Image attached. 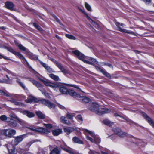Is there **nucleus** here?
Here are the masks:
<instances>
[{
	"instance_id": "obj_1",
	"label": "nucleus",
	"mask_w": 154,
	"mask_h": 154,
	"mask_svg": "<svg viewBox=\"0 0 154 154\" xmlns=\"http://www.w3.org/2000/svg\"><path fill=\"white\" fill-rule=\"evenodd\" d=\"M96 106V109L90 107V109L93 111V112L99 115H101L105 113H109L111 110L110 109L104 107L102 106H100L98 104H93L91 106Z\"/></svg>"
},
{
	"instance_id": "obj_2",
	"label": "nucleus",
	"mask_w": 154,
	"mask_h": 154,
	"mask_svg": "<svg viewBox=\"0 0 154 154\" xmlns=\"http://www.w3.org/2000/svg\"><path fill=\"white\" fill-rule=\"evenodd\" d=\"M86 131L92 137V138L90 137L86 136V138L87 140L90 141L92 143H94L96 144H98L100 142L99 138L97 137L95 134L92 132L86 129Z\"/></svg>"
},
{
	"instance_id": "obj_3",
	"label": "nucleus",
	"mask_w": 154,
	"mask_h": 154,
	"mask_svg": "<svg viewBox=\"0 0 154 154\" xmlns=\"http://www.w3.org/2000/svg\"><path fill=\"white\" fill-rule=\"evenodd\" d=\"M30 131L34 132H38L42 134H48L50 132V130L48 129L42 127H38L36 128L29 127V134L31 133L30 132Z\"/></svg>"
},
{
	"instance_id": "obj_4",
	"label": "nucleus",
	"mask_w": 154,
	"mask_h": 154,
	"mask_svg": "<svg viewBox=\"0 0 154 154\" xmlns=\"http://www.w3.org/2000/svg\"><path fill=\"white\" fill-rule=\"evenodd\" d=\"M39 101L40 103L45 105L50 109L54 108L55 106L54 104L51 102L47 100L40 99Z\"/></svg>"
},
{
	"instance_id": "obj_5",
	"label": "nucleus",
	"mask_w": 154,
	"mask_h": 154,
	"mask_svg": "<svg viewBox=\"0 0 154 154\" xmlns=\"http://www.w3.org/2000/svg\"><path fill=\"white\" fill-rule=\"evenodd\" d=\"M112 131L120 137H124L127 135V133L123 132L120 128H113Z\"/></svg>"
},
{
	"instance_id": "obj_6",
	"label": "nucleus",
	"mask_w": 154,
	"mask_h": 154,
	"mask_svg": "<svg viewBox=\"0 0 154 154\" xmlns=\"http://www.w3.org/2000/svg\"><path fill=\"white\" fill-rule=\"evenodd\" d=\"M4 131V134L6 136L9 137H12L16 133L15 130L11 129H5Z\"/></svg>"
},
{
	"instance_id": "obj_7",
	"label": "nucleus",
	"mask_w": 154,
	"mask_h": 154,
	"mask_svg": "<svg viewBox=\"0 0 154 154\" xmlns=\"http://www.w3.org/2000/svg\"><path fill=\"white\" fill-rule=\"evenodd\" d=\"M7 147L9 153L11 154H16L17 151L15 148V146L9 143L7 145Z\"/></svg>"
},
{
	"instance_id": "obj_8",
	"label": "nucleus",
	"mask_w": 154,
	"mask_h": 154,
	"mask_svg": "<svg viewBox=\"0 0 154 154\" xmlns=\"http://www.w3.org/2000/svg\"><path fill=\"white\" fill-rule=\"evenodd\" d=\"M77 57L81 60L83 61L85 57V56L78 50H75L72 52Z\"/></svg>"
},
{
	"instance_id": "obj_9",
	"label": "nucleus",
	"mask_w": 154,
	"mask_h": 154,
	"mask_svg": "<svg viewBox=\"0 0 154 154\" xmlns=\"http://www.w3.org/2000/svg\"><path fill=\"white\" fill-rule=\"evenodd\" d=\"M25 137V134H23L16 137L14 140V145H16L18 144L19 143L22 141L23 139Z\"/></svg>"
},
{
	"instance_id": "obj_10",
	"label": "nucleus",
	"mask_w": 154,
	"mask_h": 154,
	"mask_svg": "<svg viewBox=\"0 0 154 154\" xmlns=\"http://www.w3.org/2000/svg\"><path fill=\"white\" fill-rule=\"evenodd\" d=\"M41 64L44 67L47 71L49 72H55L49 66L46 64L40 61Z\"/></svg>"
},
{
	"instance_id": "obj_11",
	"label": "nucleus",
	"mask_w": 154,
	"mask_h": 154,
	"mask_svg": "<svg viewBox=\"0 0 154 154\" xmlns=\"http://www.w3.org/2000/svg\"><path fill=\"white\" fill-rule=\"evenodd\" d=\"M143 116L148 121L149 123L154 128V122L147 115L143 112L142 113Z\"/></svg>"
},
{
	"instance_id": "obj_12",
	"label": "nucleus",
	"mask_w": 154,
	"mask_h": 154,
	"mask_svg": "<svg viewBox=\"0 0 154 154\" xmlns=\"http://www.w3.org/2000/svg\"><path fill=\"white\" fill-rule=\"evenodd\" d=\"M95 68L97 71H100V72H102L104 75H105L106 77L109 78H110L111 77L110 74L107 72L105 70L102 69L100 68L98 66H96Z\"/></svg>"
},
{
	"instance_id": "obj_13",
	"label": "nucleus",
	"mask_w": 154,
	"mask_h": 154,
	"mask_svg": "<svg viewBox=\"0 0 154 154\" xmlns=\"http://www.w3.org/2000/svg\"><path fill=\"white\" fill-rule=\"evenodd\" d=\"M79 9L86 16L88 19L90 21L92 24L93 25H96L97 26V24L89 17L88 14L80 8H79Z\"/></svg>"
},
{
	"instance_id": "obj_14",
	"label": "nucleus",
	"mask_w": 154,
	"mask_h": 154,
	"mask_svg": "<svg viewBox=\"0 0 154 154\" xmlns=\"http://www.w3.org/2000/svg\"><path fill=\"white\" fill-rule=\"evenodd\" d=\"M61 148L63 150L70 154H75L76 153L75 151L73 149L70 147H68V149L64 147L63 145H61Z\"/></svg>"
},
{
	"instance_id": "obj_15",
	"label": "nucleus",
	"mask_w": 154,
	"mask_h": 154,
	"mask_svg": "<svg viewBox=\"0 0 154 154\" xmlns=\"http://www.w3.org/2000/svg\"><path fill=\"white\" fill-rule=\"evenodd\" d=\"M6 8L11 10H13L14 6L13 4L11 2H7L5 3Z\"/></svg>"
},
{
	"instance_id": "obj_16",
	"label": "nucleus",
	"mask_w": 154,
	"mask_h": 154,
	"mask_svg": "<svg viewBox=\"0 0 154 154\" xmlns=\"http://www.w3.org/2000/svg\"><path fill=\"white\" fill-rule=\"evenodd\" d=\"M68 94L71 96L75 97H80V95L77 94L73 90L70 89L68 91Z\"/></svg>"
},
{
	"instance_id": "obj_17",
	"label": "nucleus",
	"mask_w": 154,
	"mask_h": 154,
	"mask_svg": "<svg viewBox=\"0 0 154 154\" xmlns=\"http://www.w3.org/2000/svg\"><path fill=\"white\" fill-rule=\"evenodd\" d=\"M11 117L17 119L19 123L23 126H25V123L23 121H21L14 114L11 113L10 114Z\"/></svg>"
},
{
	"instance_id": "obj_18",
	"label": "nucleus",
	"mask_w": 154,
	"mask_h": 154,
	"mask_svg": "<svg viewBox=\"0 0 154 154\" xmlns=\"http://www.w3.org/2000/svg\"><path fill=\"white\" fill-rule=\"evenodd\" d=\"M56 64L61 71L64 74H66L68 73L67 71L60 64L57 62L56 63Z\"/></svg>"
},
{
	"instance_id": "obj_19",
	"label": "nucleus",
	"mask_w": 154,
	"mask_h": 154,
	"mask_svg": "<svg viewBox=\"0 0 154 154\" xmlns=\"http://www.w3.org/2000/svg\"><path fill=\"white\" fill-rule=\"evenodd\" d=\"M60 121L62 123L69 125L70 124L71 122L66 119V118L65 116H62L60 119Z\"/></svg>"
},
{
	"instance_id": "obj_20",
	"label": "nucleus",
	"mask_w": 154,
	"mask_h": 154,
	"mask_svg": "<svg viewBox=\"0 0 154 154\" xmlns=\"http://www.w3.org/2000/svg\"><path fill=\"white\" fill-rule=\"evenodd\" d=\"M53 134L54 136H57L61 134L62 131V129H58L55 130H53L52 131Z\"/></svg>"
},
{
	"instance_id": "obj_21",
	"label": "nucleus",
	"mask_w": 154,
	"mask_h": 154,
	"mask_svg": "<svg viewBox=\"0 0 154 154\" xmlns=\"http://www.w3.org/2000/svg\"><path fill=\"white\" fill-rule=\"evenodd\" d=\"M8 124L10 126L12 127H16L17 125L16 121L12 119H10V121L8 122Z\"/></svg>"
},
{
	"instance_id": "obj_22",
	"label": "nucleus",
	"mask_w": 154,
	"mask_h": 154,
	"mask_svg": "<svg viewBox=\"0 0 154 154\" xmlns=\"http://www.w3.org/2000/svg\"><path fill=\"white\" fill-rule=\"evenodd\" d=\"M63 129L64 132L67 134H69L74 130L73 128L69 127L65 128Z\"/></svg>"
},
{
	"instance_id": "obj_23",
	"label": "nucleus",
	"mask_w": 154,
	"mask_h": 154,
	"mask_svg": "<svg viewBox=\"0 0 154 154\" xmlns=\"http://www.w3.org/2000/svg\"><path fill=\"white\" fill-rule=\"evenodd\" d=\"M118 30H119V31H121V32H122L125 33H127L133 34L134 35H135V34L134 32H131V31H128V30H127L125 29H122L119 27H118Z\"/></svg>"
},
{
	"instance_id": "obj_24",
	"label": "nucleus",
	"mask_w": 154,
	"mask_h": 154,
	"mask_svg": "<svg viewBox=\"0 0 154 154\" xmlns=\"http://www.w3.org/2000/svg\"><path fill=\"white\" fill-rule=\"evenodd\" d=\"M60 92L64 94H67L68 90L66 87L63 86L60 87L59 89Z\"/></svg>"
},
{
	"instance_id": "obj_25",
	"label": "nucleus",
	"mask_w": 154,
	"mask_h": 154,
	"mask_svg": "<svg viewBox=\"0 0 154 154\" xmlns=\"http://www.w3.org/2000/svg\"><path fill=\"white\" fill-rule=\"evenodd\" d=\"M103 122L104 124L109 126H111L114 124V123L108 119H105L103 121Z\"/></svg>"
},
{
	"instance_id": "obj_26",
	"label": "nucleus",
	"mask_w": 154,
	"mask_h": 154,
	"mask_svg": "<svg viewBox=\"0 0 154 154\" xmlns=\"http://www.w3.org/2000/svg\"><path fill=\"white\" fill-rule=\"evenodd\" d=\"M39 100L35 98L32 95H29V103L32 102H40Z\"/></svg>"
},
{
	"instance_id": "obj_27",
	"label": "nucleus",
	"mask_w": 154,
	"mask_h": 154,
	"mask_svg": "<svg viewBox=\"0 0 154 154\" xmlns=\"http://www.w3.org/2000/svg\"><path fill=\"white\" fill-rule=\"evenodd\" d=\"M49 76L53 80L55 81H57L59 80V77L57 75L53 74H50L49 75Z\"/></svg>"
},
{
	"instance_id": "obj_28",
	"label": "nucleus",
	"mask_w": 154,
	"mask_h": 154,
	"mask_svg": "<svg viewBox=\"0 0 154 154\" xmlns=\"http://www.w3.org/2000/svg\"><path fill=\"white\" fill-rule=\"evenodd\" d=\"M36 113L39 118L42 119H43L45 118V115L41 112L40 111H37L36 112Z\"/></svg>"
},
{
	"instance_id": "obj_29",
	"label": "nucleus",
	"mask_w": 154,
	"mask_h": 154,
	"mask_svg": "<svg viewBox=\"0 0 154 154\" xmlns=\"http://www.w3.org/2000/svg\"><path fill=\"white\" fill-rule=\"evenodd\" d=\"M72 140L74 142L76 143L81 144L83 143L82 141L76 137H74L73 138Z\"/></svg>"
},
{
	"instance_id": "obj_30",
	"label": "nucleus",
	"mask_w": 154,
	"mask_h": 154,
	"mask_svg": "<svg viewBox=\"0 0 154 154\" xmlns=\"http://www.w3.org/2000/svg\"><path fill=\"white\" fill-rule=\"evenodd\" d=\"M79 97L81 98L82 102L88 103L90 101L88 97H80V96Z\"/></svg>"
},
{
	"instance_id": "obj_31",
	"label": "nucleus",
	"mask_w": 154,
	"mask_h": 154,
	"mask_svg": "<svg viewBox=\"0 0 154 154\" xmlns=\"http://www.w3.org/2000/svg\"><path fill=\"white\" fill-rule=\"evenodd\" d=\"M31 81L33 85L38 88H40L42 87V85L38 82L34 80H31Z\"/></svg>"
},
{
	"instance_id": "obj_32",
	"label": "nucleus",
	"mask_w": 154,
	"mask_h": 154,
	"mask_svg": "<svg viewBox=\"0 0 154 154\" xmlns=\"http://www.w3.org/2000/svg\"><path fill=\"white\" fill-rule=\"evenodd\" d=\"M17 46L19 48L20 50L23 51L24 53L26 52V51L27 49L22 45L21 44H18V45Z\"/></svg>"
},
{
	"instance_id": "obj_33",
	"label": "nucleus",
	"mask_w": 154,
	"mask_h": 154,
	"mask_svg": "<svg viewBox=\"0 0 154 154\" xmlns=\"http://www.w3.org/2000/svg\"><path fill=\"white\" fill-rule=\"evenodd\" d=\"M15 55L16 56H18L20 59H23L24 60L25 62L27 63V64L28 65V63L27 62L26 60H25L23 56L19 52H17Z\"/></svg>"
},
{
	"instance_id": "obj_34",
	"label": "nucleus",
	"mask_w": 154,
	"mask_h": 154,
	"mask_svg": "<svg viewBox=\"0 0 154 154\" xmlns=\"http://www.w3.org/2000/svg\"><path fill=\"white\" fill-rule=\"evenodd\" d=\"M75 114L74 113H68L66 114V116L67 118L70 119H72Z\"/></svg>"
},
{
	"instance_id": "obj_35",
	"label": "nucleus",
	"mask_w": 154,
	"mask_h": 154,
	"mask_svg": "<svg viewBox=\"0 0 154 154\" xmlns=\"http://www.w3.org/2000/svg\"><path fill=\"white\" fill-rule=\"evenodd\" d=\"M50 154H60V152L57 149L55 148L52 151Z\"/></svg>"
},
{
	"instance_id": "obj_36",
	"label": "nucleus",
	"mask_w": 154,
	"mask_h": 154,
	"mask_svg": "<svg viewBox=\"0 0 154 154\" xmlns=\"http://www.w3.org/2000/svg\"><path fill=\"white\" fill-rule=\"evenodd\" d=\"M52 16L56 20V21L61 26H64L63 25V24L60 22V20L56 17V16L54 15V14H52Z\"/></svg>"
},
{
	"instance_id": "obj_37",
	"label": "nucleus",
	"mask_w": 154,
	"mask_h": 154,
	"mask_svg": "<svg viewBox=\"0 0 154 154\" xmlns=\"http://www.w3.org/2000/svg\"><path fill=\"white\" fill-rule=\"evenodd\" d=\"M85 6L86 9L89 11H92L90 5L86 2H85Z\"/></svg>"
},
{
	"instance_id": "obj_38",
	"label": "nucleus",
	"mask_w": 154,
	"mask_h": 154,
	"mask_svg": "<svg viewBox=\"0 0 154 154\" xmlns=\"http://www.w3.org/2000/svg\"><path fill=\"white\" fill-rule=\"evenodd\" d=\"M6 76L7 78H8V80H6L5 79H4L2 80V82L3 83H5L7 84H10L11 83V80L9 79L8 76V75H6Z\"/></svg>"
},
{
	"instance_id": "obj_39",
	"label": "nucleus",
	"mask_w": 154,
	"mask_h": 154,
	"mask_svg": "<svg viewBox=\"0 0 154 154\" xmlns=\"http://www.w3.org/2000/svg\"><path fill=\"white\" fill-rule=\"evenodd\" d=\"M114 115L116 117L119 116L121 117L122 118L127 121L132 122L131 120H130L128 118H127V119L125 118L124 117H123L121 116L120 115H119L117 113H114Z\"/></svg>"
},
{
	"instance_id": "obj_40",
	"label": "nucleus",
	"mask_w": 154,
	"mask_h": 154,
	"mask_svg": "<svg viewBox=\"0 0 154 154\" xmlns=\"http://www.w3.org/2000/svg\"><path fill=\"white\" fill-rule=\"evenodd\" d=\"M66 36L67 38L70 39L74 40H75L76 39V38L75 37L72 35L66 34Z\"/></svg>"
},
{
	"instance_id": "obj_41",
	"label": "nucleus",
	"mask_w": 154,
	"mask_h": 154,
	"mask_svg": "<svg viewBox=\"0 0 154 154\" xmlns=\"http://www.w3.org/2000/svg\"><path fill=\"white\" fill-rule=\"evenodd\" d=\"M6 49L10 52L12 53L15 55L16 52L14 49L11 47H7Z\"/></svg>"
},
{
	"instance_id": "obj_42",
	"label": "nucleus",
	"mask_w": 154,
	"mask_h": 154,
	"mask_svg": "<svg viewBox=\"0 0 154 154\" xmlns=\"http://www.w3.org/2000/svg\"><path fill=\"white\" fill-rule=\"evenodd\" d=\"M93 104H98L96 103H94V102L92 103H91L90 104V105L88 107V109L93 112V110L91 109L90 108V107H91V108H93L94 109V108L96 109V106H91Z\"/></svg>"
},
{
	"instance_id": "obj_43",
	"label": "nucleus",
	"mask_w": 154,
	"mask_h": 154,
	"mask_svg": "<svg viewBox=\"0 0 154 154\" xmlns=\"http://www.w3.org/2000/svg\"><path fill=\"white\" fill-rule=\"evenodd\" d=\"M58 87V84L55 82H52L51 85L50 87L52 88H56Z\"/></svg>"
},
{
	"instance_id": "obj_44",
	"label": "nucleus",
	"mask_w": 154,
	"mask_h": 154,
	"mask_svg": "<svg viewBox=\"0 0 154 154\" xmlns=\"http://www.w3.org/2000/svg\"><path fill=\"white\" fill-rule=\"evenodd\" d=\"M33 26L36 28L39 31H42V29L40 26H38L37 24L35 23H33Z\"/></svg>"
},
{
	"instance_id": "obj_45",
	"label": "nucleus",
	"mask_w": 154,
	"mask_h": 154,
	"mask_svg": "<svg viewBox=\"0 0 154 154\" xmlns=\"http://www.w3.org/2000/svg\"><path fill=\"white\" fill-rule=\"evenodd\" d=\"M42 93L46 97L49 98L50 97L49 94L47 92L45 91H42Z\"/></svg>"
},
{
	"instance_id": "obj_46",
	"label": "nucleus",
	"mask_w": 154,
	"mask_h": 154,
	"mask_svg": "<svg viewBox=\"0 0 154 154\" xmlns=\"http://www.w3.org/2000/svg\"><path fill=\"white\" fill-rule=\"evenodd\" d=\"M32 55L33 54L32 53H29V57H30L31 58L34 59H38V57L37 56Z\"/></svg>"
},
{
	"instance_id": "obj_47",
	"label": "nucleus",
	"mask_w": 154,
	"mask_h": 154,
	"mask_svg": "<svg viewBox=\"0 0 154 154\" xmlns=\"http://www.w3.org/2000/svg\"><path fill=\"white\" fill-rule=\"evenodd\" d=\"M12 101L13 103L16 105L20 106L21 105V104L20 103L18 102L16 100H12Z\"/></svg>"
},
{
	"instance_id": "obj_48",
	"label": "nucleus",
	"mask_w": 154,
	"mask_h": 154,
	"mask_svg": "<svg viewBox=\"0 0 154 154\" xmlns=\"http://www.w3.org/2000/svg\"><path fill=\"white\" fill-rule=\"evenodd\" d=\"M0 119L2 121H5L7 119V117L5 115H3L0 117Z\"/></svg>"
},
{
	"instance_id": "obj_49",
	"label": "nucleus",
	"mask_w": 154,
	"mask_h": 154,
	"mask_svg": "<svg viewBox=\"0 0 154 154\" xmlns=\"http://www.w3.org/2000/svg\"><path fill=\"white\" fill-rule=\"evenodd\" d=\"M0 93L2 94V95H4L7 97H10V94H8L5 93V92L1 90H0Z\"/></svg>"
},
{
	"instance_id": "obj_50",
	"label": "nucleus",
	"mask_w": 154,
	"mask_h": 154,
	"mask_svg": "<svg viewBox=\"0 0 154 154\" xmlns=\"http://www.w3.org/2000/svg\"><path fill=\"white\" fill-rule=\"evenodd\" d=\"M21 112L24 115H26L28 117H29V112L28 111L25 110H22Z\"/></svg>"
},
{
	"instance_id": "obj_51",
	"label": "nucleus",
	"mask_w": 154,
	"mask_h": 154,
	"mask_svg": "<svg viewBox=\"0 0 154 154\" xmlns=\"http://www.w3.org/2000/svg\"><path fill=\"white\" fill-rule=\"evenodd\" d=\"M51 83L52 82H51L47 81H46L45 82L44 84L47 86L50 87Z\"/></svg>"
},
{
	"instance_id": "obj_52",
	"label": "nucleus",
	"mask_w": 154,
	"mask_h": 154,
	"mask_svg": "<svg viewBox=\"0 0 154 154\" xmlns=\"http://www.w3.org/2000/svg\"><path fill=\"white\" fill-rule=\"evenodd\" d=\"M44 126H45L46 128L49 129H51L52 128V125L49 124H44Z\"/></svg>"
},
{
	"instance_id": "obj_53",
	"label": "nucleus",
	"mask_w": 154,
	"mask_h": 154,
	"mask_svg": "<svg viewBox=\"0 0 154 154\" xmlns=\"http://www.w3.org/2000/svg\"><path fill=\"white\" fill-rule=\"evenodd\" d=\"M88 59L91 60V62H92L93 63H97V61L94 59L93 58L91 57H88Z\"/></svg>"
},
{
	"instance_id": "obj_54",
	"label": "nucleus",
	"mask_w": 154,
	"mask_h": 154,
	"mask_svg": "<svg viewBox=\"0 0 154 154\" xmlns=\"http://www.w3.org/2000/svg\"><path fill=\"white\" fill-rule=\"evenodd\" d=\"M76 118L77 119L81 121H83L82 118L80 115H79L77 116Z\"/></svg>"
},
{
	"instance_id": "obj_55",
	"label": "nucleus",
	"mask_w": 154,
	"mask_h": 154,
	"mask_svg": "<svg viewBox=\"0 0 154 154\" xmlns=\"http://www.w3.org/2000/svg\"><path fill=\"white\" fill-rule=\"evenodd\" d=\"M29 71H30L31 72L35 74H38V73H37V72H36V71H35L30 66H29Z\"/></svg>"
},
{
	"instance_id": "obj_56",
	"label": "nucleus",
	"mask_w": 154,
	"mask_h": 154,
	"mask_svg": "<svg viewBox=\"0 0 154 154\" xmlns=\"http://www.w3.org/2000/svg\"><path fill=\"white\" fill-rule=\"evenodd\" d=\"M83 62H84L85 63H86L90 65H93L92 62H91L89 61H88L85 59L84 60H83Z\"/></svg>"
},
{
	"instance_id": "obj_57",
	"label": "nucleus",
	"mask_w": 154,
	"mask_h": 154,
	"mask_svg": "<svg viewBox=\"0 0 154 154\" xmlns=\"http://www.w3.org/2000/svg\"><path fill=\"white\" fill-rule=\"evenodd\" d=\"M71 86L72 87H73L75 88H76L79 89L82 92V91L77 86V85H71Z\"/></svg>"
},
{
	"instance_id": "obj_58",
	"label": "nucleus",
	"mask_w": 154,
	"mask_h": 154,
	"mask_svg": "<svg viewBox=\"0 0 154 154\" xmlns=\"http://www.w3.org/2000/svg\"><path fill=\"white\" fill-rule=\"evenodd\" d=\"M17 82L22 87H23L24 89H25V87L22 82H20L19 80L17 81Z\"/></svg>"
},
{
	"instance_id": "obj_59",
	"label": "nucleus",
	"mask_w": 154,
	"mask_h": 154,
	"mask_svg": "<svg viewBox=\"0 0 154 154\" xmlns=\"http://www.w3.org/2000/svg\"><path fill=\"white\" fill-rule=\"evenodd\" d=\"M101 152L102 154H109V152L108 150H106V151H102Z\"/></svg>"
},
{
	"instance_id": "obj_60",
	"label": "nucleus",
	"mask_w": 154,
	"mask_h": 154,
	"mask_svg": "<svg viewBox=\"0 0 154 154\" xmlns=\"http://www.w3.org/2000/svg\"><path fill=\"white\" fill-rule=\"evenodd\" d=\"M35 116V115L34 113L32 112H29V118H31L34 117Z\"/></svg>"
},
{
	"instance_id": "obj_61",
	"label": "nucleus",
	"mask_w": 154,
	"mask_h": 154,
	"mask_svg": "<svg viewBox=\"0 0 154 154\" xmlns=\"http://www.w3.org/2000/svg\"><path fill=\"white\" fill-rule=\"evenodd\" d=\"M96 152L92 150H90V151L89 152V154H96Z\"/></svg>"
},
{
	"instance_id": "obj_62",
	"label": "nucleus",
	"mask_w": 154,
	"mask_h": 154,
	"mask_svg": "<svg viewBox=\"0 0 154 154\" xmlns=\"http://www.w3.org/2000/svg\"><path fill=\"white\" fill-rule=\"evenodd\" d=\"M116 137V135L115 134H113L111 136H110V138L113 140L114 139H112L113 138H115Z\"/></svg>"
},
{
	"instance_id": "obj_63",
	"label": "nucleus",
	"mask_w": 154,
	"mask_h": 154,
	"mask_svg": "<svg viewBox=\"0 0 154 154\" xmlns=\"http://www.w3.org/2000/svg\"><path fill=\"white\" fill-rule=\"evenodd\" d=\"M7 47L4 46L2 44H0V48H4L5 49H6Z\"/></svg>"
},
{
	"instance_id": "obj_64",
	"label": "nucleus",
	"mask_w": 154,
	"mask_h": 154,
	"mask_svg": "<svg viewBox=\"0 0 154 154\" xmlns=\"http://www.w3.org/2000/svg\"><path fill=\"white\" fill-rule=\"evenodd\" d=\"M123 25V24L122 23H119L117 22L116 23V25L117 26H122Z\"/></svg>"
}]
</instances>
